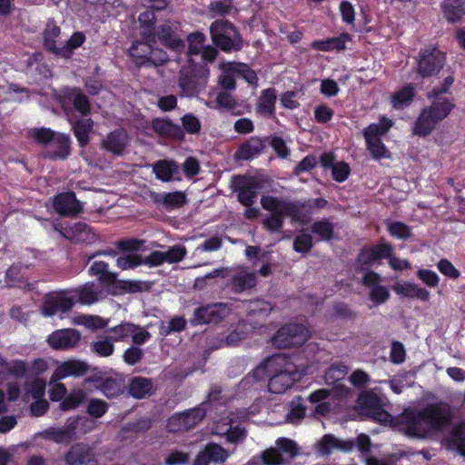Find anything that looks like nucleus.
<instances>
[{
    "instance_id": "nucleus-39",
    "label": "nucleus",
    "mask_w": 465,
    "mask_h": 465,
    "mask_svg": "<svg viewBox=\"0 0 465 465\" xmlns=\"http://www.w3.org/2000/svg\"><path fill=\"white\" fill-rule=\"evenodd\" d=\"M153 201L156 203H162L166 209H179L186 203V195L181 191L157 193Z\"/></svg>"
},
{
    "instance_id": "nucleus-31",
    "label": "nucleus",
    "mask_w": 465,
    "mask_h": 465,
    "mask_svg": "<svg viewBox=\"0 0 465 465\" xmlns=\"http://www.w3.org/2000/svg\"><path fill=\"white\" fill-rule=\"evenodd\" d=\"M77 420L66 423L59 429L51 428L45 430L46 439L57 444H68L76 435Z\"/></svg>"
},
{
    "instance_id": "nucleus-63",
    "label": "nucleus",
    "mask_w": 465,
    "mask_h": 465,
    "mask_svg": "<svg viewBox=\"0 0 465 465\" xmlns=\"http://www.w3.org/2000/svg\"><path fill=\"white\" fill-rule=\"evenodd\" d=\"M115 264L122 270H133L136 267L143 265L140 254H127L125 256H119Z\"/></svg>"
},
{
    "instance_id": "nucleus-45",
    "label": "nucleus",
    "mask_w": 465,
    "mask_h": 465,
    "mask_svg": "<svg viewBox=\"0 0 465 465\" xmlns=\"http://www.w3.org/2000/svg\"><path fill=\"white\" fill-rule=\"evenodd\" d=\"M137 329H139L137 325L124 322L114 327L108 328L106 332L111 333V336L107 338L114 342L124 341L130 338Z\"/></svg>"
},
{
    "instance_id": "nucleus-58",
    "label": "nucleus",
    "mask_w": 465,
    "mask_h": 465,
    "mask_svg": "<svg viewBox=\"0 0 465 465\" xmlns=\"http://www.w3.org/2000/svg\"><path fill=\"white\" fill-rule=\"evenodd\" d=\"M205 41V35L202 32H194L187 35V43H189V47H187V55H194L199 54L203 46V43Z\"/></svg>"
},
{
    "instance_id": "nucleus-2",
    "label": "nucleus",
    "mask_w": 465,
    "mask_h": 465,
    "mask_svg": "<svg viewBox=\"0 0 465 465\" xmlns=\"http://www.w3.org/2000/svg\"><path fill=\"white\" fill-rule=\"evenodd\" d=\"M453 84L454 77L449 75L443 79L440 86L433 87L427 93L426 97L430 101V104L420 109L412 125L413 135L422 138L430 135L436 130L438 124L447 119L455 109L453 100L443 96L450 93Z\"/></svg>"
},
{
    "instance_id": "nucleus-37",
    "label": "nucleus",
    "mask_w": 465,
    "mask_h": 465,
    "mask_svg": "<svg viewBox=\"0 0 465 465\" xmlns=\"http://www.w3.org/2000/svg\"><path fill=\"white\" fill-rule=\"evenodd\" d=\"M64 99L72 103L74 109L84 116L90 114V101L87 95L80 92L79 88H69L64 93Z\"/></svg>"
},
{
    "instance_id": "nucleus-47",
    "label": "nucleus",
    "mask_w": 465,
    "mask_h": 465,
    "mask_svg": "<svg viewBox=\"0 0 465 465\" xmlns=\"http://www.w3.org/2000/svg\"><path fill=\"white\" fill-rule=\"evenodd\" d=\"M186 328V320L184 316H174L169 322H162L159 331L162 337H167L175 332H181Z\"/></svg>"
},
{
    "instance_id": "nucleus-38",
    "label": "nucleus",
    "mask_w": 465,
    "mask_h": 465,
    "mask_svg": "<svg viewBox=\"0 0 465 465\" xmlns=\"http://www.w3.org/2000/svg\"><path fill=\"white\" fill-rule=\"evenodd\" d=\"M415 97V88L412 84H406L391 96V104L395 110H402L411 104Z\"/></svg>"
},
{
    "instance_id": "nucleus-42",
    "label": "nucleus",
    "mask_w": 465,
    "mask_h": 465,
    "mask_svg": "<svg viewBox=\"0 0 465 465\" xmlns=\"http://www.w3.org/2000/svg\"><path fill=\"white\" fill-rule=\"evenodd\" d=\"M392 126L393 121L388 117L382 116L379 119L378 124H370L369 126L363 130L364 139H381V136L387 134Z\"/></svg>"
},
{
    "instance_id": "nucleus-33",
    "label": "nucleus",
    "mask_w": 465,
    "mask_h": 465,
    "mask_svg": "<svg viewBox=\"0 0 465 465\" xmlns=\"http://www.w3.org/2000/svg\"><path fill=\"white\" fill-rule=\"evenodd\" d=\"M55 150L47 151L44 153V157L51 161H64L71 155V139L67 134H58L54 141L52 143Z\"/></svg>"
},
{
    "instance_id": "nucleus-4",
    "label": "nucleus",
    "mask_w": 465,
    "mask_h": 465,
    "mask_svg": "<svg viewBox=\"0 0 465 465\" xmlns=\"http://www.w3.org/2000/svg\"><path fill=\"white\" fill-rule=\"evenodd\" d=\"M414 72L420 79H430L440 74L446 63V53L436 45L420 47L414 58Z\"/></svg>"
},
{
    "instance_id": "nucleus-52",
    "label": "nucleus",
    "mask_w": 465,
    "mask_h": 465,
    "mask_svg": "<svg viewBox=\"0 0 465 465\" xmlns=\"http://www.w3.org/2000/svg\"><path fill=\"white\" fill-rule=\"evenodd\" d=\"M271 213L269 216L265 217L262 221V226L267 232H280L283 226V216H287L282 212V207H279L275 211H268Z\"/></svg>"
},
{
    "instance_id": "nucleus-55",
    "label": "nucleus",
    "mask_w": 465,
    "mask_h": 465,
    "mask_svg": "<svg viewBox=\"0 0 465 465\" xmlns=\"http://www.w3.org/2000/svg\"><path fill=\"white\" fill-rule=\"evenodd\" d=\"M235 32V26L232 22L226 20H216L210 25L211 38L223 37L230 35Z\"/></svg>"
},
{
    "instance_id": "nucleus-8",
    "label": "nucleus",
    "mask_w": 465,
    "mask_h": 465,
    "mask_svg": "<svg viewBox=\"0 0 465 465\" xmlns=\"http://www.w3.org/2000/svg\"><path fill=\"white\" fill-rule=\"evenodd\" d=\"M130 55L134 58L135 64L139 66H160L167 62L168 55L165 52L152 47L144 42H134L130 47Z\"/></svg>"
},
{
    "instance_id": "nucleus-32",
    "label": "nucleus",
    "mask_w": 465,
    "mask_h": 465,
    "mask_svg": "<svg viewBox=\"0 0 465 465\" xmlns=\"http://www.w3.org/2000/svg\"><path fill=\"white\" fill-rule=\"evenodd\" d=\"M215 103L218 107L231 112L232 115H240L251 112L250 104L237 103L232 95L227 92H221L217 94Z\"/></svg>"
},
{
    "instance_id": "nucleus-14",
    "label": "nucleus",
    "mask_w": 465,
    "mask_h": 465,
    "mask_svg": "<svg viewBox=\"0 0 465 465\" xmlns=\"http://www.w3.org/2000/svg\"><path fill=\"white\" fill-rule=\"evenodd\" d=\"M72 298L66 291L48 293L44 297L42 304V314L45 317H53L57 313L68 312L74 307Z\"/></svg>"
},
{
    "instance_id": "nucleus-51",
    "label": "nucleus",
    "mask_w": 465,
    "mask_h": 465,
    "mask_svg": "<svg viewBox=\"0 0 465 465\" xmlns=\"http://www.w3.org/2000/svg\"><path fill=\"white\" fill-rule=\"evenodd\" d=\"M89 365L84 361L73 360L61 365V371L64 376L82 377L88 373Z\"/></svg>"
},
{
    "instance_id": "nucleus-64",
    "label": "nucleus",
    "mask_w": 465,
    "mask_h": 465,
    "mask_svg": "<svg viewBox=\"0 0 465 465\" xmlns=\"http://www.w3.org/2000/svg\"><path fill=\"white\" fill-rule=\"evenodd\" d=\"M450 438L456 450L460 452V449L465 446V424H455L452 430H450Z\"/></svg>"
},
{
    "instance_id": "nucleus-50",
    "label": "nucleus",
    "mask_w": 465,
    "mask_h": 465,
    "mask_svg": "<svg viewBox=\"0 0 465 465\" xmlns=\"http://www.w3.org/2000/svg\"><path fill=\"white\" fill-rule=\"evenodd\" d=\"M201 451L213 463H223L229 457L227 450L218 443H207Z\"/></svg>"
},
{
    "instance_id": "nucleus-12",
    "label": "nucleus",
    "mask_w": 465,
    "mask_h": 465,
    "mask_svg": "<svg viewBox=\"0 0 465 465\" xmlns=\"http://www.w3.org/2000/svg\"><path fill=\"white\" fill-rule=\"evenodd\" d=\"M394 254V246L383 240L375 245H365L360 250L357 262L362 266L370 267L372 264L391 257Z\"/></svg>"
},
{
    "instance_id": "nucleus-28",
    "label": "nucleus",
    "mask_w": 465,
    "mask_h": 465,
    "mask_svg": "<svg viewBox=\"0 0 465 465\" xmlns=\"http://www.w3.org/2000/svg\"><path fill=\"white\" fill-rule=\"evenodd\" d=\"M351 40V36L349 34L341 33L339 36L312 41L311 46L316 51L341 52L346 48V42Z\"/></svg>"
},
{
    "instance_id": "nucleus-21",
    "label": "nucleus",
    "mask_w": 465,
    "mask_h": 465,
    "mask_svg": "<svg viewBox=\"0 0 465 465\" xmlns=\"http://www.w3.org/2000/svg\"><path fill=\"white\" fill-rule=\"evenodd\" d=\"M269 140L268 137L263 139L258 136H252L250 139L241 143L233 158L236 161H252L259 156L265 148V143Z\"/></svg>"
},
{
    "instance_id": "nucleus-9",
    "label": "nucleus",
    "mask_w": 465,
    "mask_h": 465,
    "mask_svg": "<svg viewBox=\"0 0 465 465\" xmlns=\"http://www.w3.org/2000/svg\"><path fill=\"white\" fill-rule=\"evenodd\" d=\"M208 413V410L203 407L174 413L168 419V429L172 432H185L195 428Z\"/></svg>"
},
{
    "instance_id": "nucleus-62",
    "label": "nucleus",
    "mask_w": 465,
    "mask_h": 465,
    "mask_svg": "<svg viewBox=\"0 0 465 465\" xmlns=\"http://www.w3.org/2000/svg\"><path fill=\"white\" fill-rule=\"evenodd\" d=\"M213 39V44L216 47L225 53H229L232 51H240L242 48V45L240 42H236L230 35L223 36V37H214Z\"/></svg>"
},
{
    "instance_id": "nucleus-23",
    "label": "nucleus",
    "mask_w": 465,
    "mask_h": 465,
    "mask_svg": "<svg viewBox=\"0 0 465 465\" xmlns=\"http://www.w3.org/2000/svg\"><path fill=\"white\" fill-rule=\"evenodd\" d=\"M128 143V134L124 129H114L102 142V148L115 155H122Z\"/></svg>"
},
{
    "instance_id": "nucleus-24",
    "label": "nucleus",
    "mask_w": 465,
    "mask_h": 465,
    "mask_svg": "<svg viewBox=\"0 0 465 465\" xmlns=\"http://www.w3.org/2000/svg\"><path fill=\"white\" fill-rule=\"evenodd\" d=\"M95 388L108 399H115L124 392V381L120 377L95 379Z\"/></svg>"
},
{
    "instance_id": "nucleus-48",
    "label": "nucleus",
    "mask_w": 465,
    "mask_h": 465,
    "mask_svg": "<svg viewBox=\"0 0 465 465\" xmlns=\"http://www.w3.org/2000/svg\"><path fill=\"white\" fill-rule=\"evenodd\" d=\"M366 149L369 150L372 159L381 161L382 159H389L391 153L389 149L382 143L381 139H365Z\"/></svg>"
},
{
    "instance_id": "nucleus-5",
    "label": "nucleus",
    "mask_w": 465,
    "mask_h": 465,
    "mask_svg": "<svg viewBox=\"0 0 465 465\" xmlns=\"http://www.w3.org/2000/svg\"><path fill=\"white\" fill-rule=\"evenodd\" d=\"M313 200H283L272 195H262L261 204L264 211H275L279 207H282V212L286 216L292 218L293 222H300L302 219V212H312L315 208L312 205Z\"/></svg>"
},
{
    "instance_id": "nucleus-61",
    "label": "nucleus",
    "mask_w": 465,
    "mask_h": 465,
    "mask_svg": "<svg viewBox=\"0 0 465 465\" xmlns=\"http://www.w3.org/2000/svg\"><path fill=\"white\" fill-rule=\"evenodd\" d=\"M333 316L343 321H353L357 318V312L352 311L346 302H335L332 306Z\"/></svg>"
},
{
    "instance_id": "nucleus-16",
    "label": "nucleus",
    "mask_w": 465,
    "mask_h": 465,
    "mask_svg": "<svg viewBox=\"0 0 465 465\" xmlns=\"http://www.w3.org/2000/svg\"><path fill=\"white\" fill-rule=\"evenodd\" d=\"M53 208L56 213L64 217H75L83 212V204L72 191L54 194Z\"/></svg>"
},
{
    "instance_id": "nucleus-17",
    "label": "nucleus",
    "mask_w": 465,
    "mask_h": 465,
    "mask_svg": "<svg viewBox=\"0 0 465 465\" xmlns=\"http://www.w3.org/2000/svg\"><path fill=\"white\" fill-rule=\"evenodd\" d=\"M65 465H97L94 449L88 443H73L64 456Z\"/></svg>"
},
{
    "instance_id": "nucleus-30",
    "label": "nucleus",
    "mask_w": 465,
    "mask_h": 465,
    "mask_svg": "<svg viewBox=\"0 0 465 465\" xmlns=\"http://www.w3.org/2000/svg\"><path fill=\"white\" fill-rule=\"evenodd\" d=\"M127 391L133 399H145L154 392L153 381L151 378L133 377L127 385Z\"/></svg>"
},
{
    "instance_id": "nucleus-36",
    "label": "nucleus",
    "mask_w": 465,
    "mask_h": 465,
    "mask_svg": "<svg viewBox=\"0 0 465 465\" xmlns=\"http://www.w3.org/2000/svg\"><path fill=\"white\" fill-rule=\"evenodd\" d=\"M311 232L317 242H330L335 238V225L328 219L316 220L311 225Z\"/></svg>"
},
{
    "instance_id": "nucleus-15",
    "label": "nucleus",
    "mask_w": 465,
    "mask_h": 465,
    "mask_svg": "<svg viewBox=\"0 0 465 465\" xmlns=\"http://www.w3.org/2000/svg\"><path fill=\"white\" fill-rule=\"evenodd\" d=\"M81 333L74 328H64L53 331L47 337L50 348L55 351H70L77 347Z\"/></svg>"
},
{
    "instance_id": "nucleus-49",
    "label": "nucleus",
    "mask_w": 465,
    "mask_h": 465,
    "mask_svg": "<svg viewBox=\"0 0 465 465\" xmlns=\"http://www.w3.org/2000/svg\"><path fill=\"white\" fill-rule=\"evenodd\" d=\"M222 387L219 385H213L210 387L207 400L198 405L207 410L208 412L217 411L219 407L223 406L222 402Z\"/></svg>"
},
{
    "instance_id": "nucleus-10",
    "label": "nucleus",
    "mask_w": 465,
    "mask_h": 465,
    "mask_svg": "<svg viewBox=\"0 0 465 465\" xmlns=\"http://www.w3.org/2000/svg\"><path fill=\"white\" fill-rule=\"evenodd\" d=\"M230 312V308L223 302H213L203 305L194 310L191 319L193 326L214 323L217 324L225 319Z\"/></svg>"
},
{
    "instance_id": "nucleus-20",
    "label": "nucleus",
    "mask_w": 465,
    "mask_h": 465,
    "mask_svg": "<svg viewBox=\"0 0 465 465\" xmlns=\"http://www.w3.org/2000/svg\"><path fill=\"white\" fill-rule=\"evenodd\" d=\"M381 276L375 271H367L362 277V284L370 288V300L375 305H381L390 299V292L386 286L379 284Z\"/></svg>"
},
{
    "instance_id": "nucleus-11",
    "label": "nucleus",
    "mask_w": 465,
    "mask_h": 465,
    "mask_svg": "<svg viewBox=\"0 0 465 465\" xmlns=\"http://www.w3.org/2000/svg\"><path fill=\"white\" fill-rule=\"evenodd\" d=\"M232 186L233 192L237 193V198L241 205L252 207L255 203L259 188V183L256 179L242 174L234 175Z\"/></svg>"
},
{
    "instance_id": "nucleus-54",
    "label": "nucleus",
    "mask_w": 465,
    "mask_h": 465,
    "mask_svg": "<svg viewBox=\"0 0 465 465\" xmlns=\"http://www.w3.org/2000/svg\"><path fill=\"white\" fill-rule=\"evenodd\" d=\"M387 230L390 236L399 240H407L411 236V230L406 223L401 221H391L387 223Z\"/></svg>"
},
{
    "instance_id": "nucleus-56",
    "label": "nucleus",
    "mask_w": 465,
    "mask_h": 465,
    "mask_svg": "<svg viewBox=\"0 0 465 465\" xmlns=\"http://www.w3.org/2000/svg\"><path fill=\"white\" fill-rule=\"evenodd\" d=\"M57 135L58 134H55L54 130L45 127L30 130V136L35 139L37 144H52Z\"/></svg>"
},
{
    "instance_id": "nucleus-43",
    "label": "nucleus",
    "mask_w": 465,
    "mask_h": 465,
    "mask_svg": "<svg viewBox=\"0 0 465 465\" xmlns=\"http://www.w3.org/2000/svg\"><path fill=\"white\" fill-rule=\"evenodd\" d=\"M27 266L22 262L13 263L5 272L6 282L12 287H23L26 284L25 276Z\"/></svg>"
},
{
    "instance_id": "nucleus-19",
    "label": "nucleus",
    "mask_w": 465,
    "mask_h": 465,
    "mask_svg": "<svg viewBox=\"0 0 465 465\" xmlns=\"http://www.w3.org/2000/svg\"><path fill=\"white\" fill-rule=\"evenodd\" d=\"M114 296H122L125 293H137L148 292L151 290V282H142L135 280H119L114 277V281L108 282L104 286Z\"/></svg>"
},
{
    "instance_id": "nucleus-53",
    "label": "nucleus",
    "mask_w": 465,
    "mask_h": 465,
    "mask_svg": "<svg viewBox=\"0 0 465 465\" xmlns=\"http://www.w3.org/2000/svg\"><path fill=\"white\" fill-rule=\"evenodd\" d=\"M85 400V393L83 390H77L70 394H67L63 400H61L60 410L66 411L78 408L84 403Z\"/></svg>"
},
{
    "instance_id": "nucleus-46",
    "label": "nucleus",
    "mask_w": 465,
    "mask_h": 465,
    "mask_svg": "<svg viewBox=\"0 0 465 465\" xmlns=\"http://www.w3.org/2000/svg\"><path fill=\"white\" fill-rule=\"evenodd\" d=\"M84 41L85 35L84 33L75 32L72 34L70 39L65 42L64 45L59 47L57 54H55V56L64 59H70L74 50L83 45Z\"/></svg>"
},
{
    "instance_id": "nucleus-13",
    "label": "nucleus",
    "mask_w": 465,
    "mask_h": 465,
    "mask_svg": "<svg viewBox=\"0 0 465 465\" xmlns=\"http://www.w3.org/2000/svg\"><path fill=\"white\" fill-rule=\"evenodd\" d=\"M357 401L360 409L371 418L372 420L378 422L388 420L390 414L387 411L383 410L381 401L376 392L371 391H364L359 394Z\"/></svg>"
},
{
    "instance_id": "nucleus-27",
    "label": "nucleus",
    "mask_w": 465,
    "mask_h": 465,
    "mask_svg": "<svg viewBox=\"0 0 465 465\" xmlns=\"http://www.w3.org/2000/svg\"><path fill=\"white\" fill-rule=\"evenodd\" d=\"M440 10L446 22L460 23L465 16V0H442Z\"/></svg>"
},
{
    "instance_id": "nucleus-26",
    "label": "nucleus",
    "mask_w": 465,
    "mask_h": 465,
    "mask_svg": "<svg viewBox=\"0 0 465 465\" xmlns=\"http://www.w3.org/2000/svg\"><path fill=\"white\" fill-rule=\"evenodd\" d=\"M153 127L154 132L163 138L178 142L184 140V131L172 120L157 118L153 121Z\"/></svg>"
},
{
    "instance_id": "nucleus-60",
    "label": "nucleus",
    "mask_w": 465,
    "mask_h": 465,
    "mask_svg": "<svg viewBox=\"0 0 465 465\" xmlns=\"http://www.w3.org/2000/svg\"><path fill=\"white\" fill-rule=\"evenodd\" d=\"M313 246L312 236L306 232H301L297 236L294 237L293 240V251L305 254L310 252Z\"/></svg>"
},
{
    "instance_id": "nucleus-3",
    "label": "nucleus",
    "mask_w": 465,
    "mask_h": 465,
    "mask_svg": "<svg viewBox=\"0 0 465 465\" xmlns=\"http://www.w3.org/2000/svg\"><path fill=\"white\" fill-rule=\"evenodd\" d=\"M286 358L282 353L271 355L252 371V377L256 381H262L268 377V390L270 393H284L292 387L295 381V372L287 371H276V366L284 362Z\"/></svg>"
},
{
    "instance_id": "nucleus-18",
    "label": "nucleus",
    "mask_w": 465,
    "mask_h": 465,
    "mask_svg": "<svg viewBox=\"0 0 465 465\" xmlns=\"http://www.w3.org/2000/svg\"><path fill=\"white\" fill-rule=\"evenodd\" d=\"M61 234L74 243L91 244L97 240V235L89 224L77 222L71 226L62 227Z\"/></svg>"
},
{
    "instance_id": "nucleus-44",
    "label": "nucleus",
    "mask_w": 465,
    "mask_h": 465,
    "mask_svg": "<svg viewBox=\"0 0 465 465\" xmlns=\"http://www.w3.org/2000/svg\"><path fill=\"white\" fill-rule=\"evenodd\" d=\"M61 28L53 23H48L45 30L43 32V47L54 55H55L59 47L56 46V39L60 36Z\"/></svg>"
},
{
    "instance_id": "nucleus-7",
    "label": "nucleus",
    "mask_w": 465,
    "mask_h": 465,
    "mask_svg": "<svg viewBox=\"0 0 465 465\" xmlns=\"http://www.w3.org/2000/svg\"><path fill=\"white\" fill-rule=\"evenodd\" d=\"M308 330L303 324L287 323L279 329L272 337L275 348H297L304 344Z\"/></svg>"
},
{
    "instance_id": "nucleus-59",
    "label": "nucleus",
    "mask_w": 465,
    "mask_h": 465,
    "mask_svg": "<svg viewBox=\"0 0 465 465\" xmlns=\"http://www.w3.org/2000/svg\"><path fill=\"white\" fill-rule=\"evenodd\" d=\"M305 411L306 408L303 403H302L301 397L292 400L291 403V409H289L287 413L288 421L294 424L303 420L305 417Z\"/></svg>"
},
{
    "instance_id": "nucleus-22",
    "label": "nucleus",
    "mask_w": 465,
    "mask_h": 465,
    "mask_svg": "<svg viewBox=\"0 0 465 465\" xmlns=\"http://www.w3.org/2000/svg\"><path fill=\"white\" fill-rule=\"evenodd\" d=\"M155 178L163 183L181 181L180 165L174 160H157L153 164Z\"/></svg>"
},
{
    "instance_id": "nucleus-35",
    "label": "nucleus",
    "mask_w": 465,
    "mask_h": 465,
    "mask_svg": "<svg viewBox=\"0 0 465 465\" xmlns=\"http://www.w3.org/2000/svg\"><path fill=\"white\" fill-rule=\"evenodd\" d=\"M257 279L254 272L239 271L231 280L232 292L241 293L256 287Z\"/></svg>"
},
{
    "instance_id": "nucleus-57",
    "label": "nucleus",
    "mask_w": 465,
    "mask_h": 465,
    "mask_svg": "<svg viewBox=\"0 0 465 465\" xmlns=\"http://www.w3.org/2000/svg\"><path fill=\"white\" fill-rule=\"evenodd\" d=\"M90 349L97 356L107 358L112 356L114 351V341L106 337L102 341L91 342Z\"/></svg>"
},
{
    "instance_id": "nucleus-6",
    "label": "nucleus",
    "mask_w": 465,
    "mask_h": 465,
    "mask_svg": "<svg viewBox=\"0 0 465 465\" xmlns=\"http://www.w3.org/2000/svg\"><path fill=\"white\" fill-rule=\"evenodd\" d=\"M209 77V69L203 64H193L182 68L179 77V86L187 96L199 93L205 85Z\"/></svg>"
},
{
    "instance_id": "nucleus-40",
    "label": "nucleus",
    "mask_w": 465,
    "mask_h": 465,
    "mask_svg": "<svg viewBox=\"0 0 465 465\" xmlns=\"http://www.w3.org/2000/svg\"><path fill=\"white\" fill-rule=\"evenodd\" d=\"M94 129V121L91 118L78 119L73 124V134L75 135L80 147L89 144L90 133Z\"/></svg>"
},
{
    "instance_id": "nucleus-41",
    "label": "nucleus",
    "mask_w": 465,
    "mask_h": 465,
    "mask_svg": "<svg viewBox=\"0 0 465 465\" xmlns=\"http://www.w3.org/2000/svg\"><path fill=\"white\" fill-rule=\"evenodd\" d=\"M90 276L96 277L102 287L107 285L108 282L114 281V278L118 276L117 273L110 272L108 270V263L104 261H94L89 267Z\"/></svg>"
},
{
    "instance_id": "nucleus-25",
    "label": "nucleus",
    "mask_w": 465,
    "mask_h": 465,
    "mask_svg": "<svg viewBox=\"0 0 465 465\" xmlns=\"http://www.w3.org/2000/svg\"><path fill=\"white\" fill-rule=\"evenodd\" d=\"M72 298L74 304L78 302L83 305H90L98 301V292L94 282H85L75 289L65 290Z\"/></svg>"
},
{
    "instance_id": "nucleus-34",
    "label": "nucleus",
    "mask_w": 465,
    "mask_h": 465,
    "mask_svg": "<svg viewBox=\"0 0 465 465\" xmlns=\"http://www.w3.org/2000/svg\"><path fill=\"white\" fill-rule=\"evenodd\" d=\"M276 90L275 88H265L262 91L256 104L257 114L267 117H273L275 114Z\"/></svg>"
},
{
    "instance_id": "nucleus-29",
    "label": "nucleus",
    "mask_w": 465,
    "mask_h": 465,
    "mask_svg": "<svg viewBox=\"0 0 465 465\" xmlns=\"http://www.w3.org/2000/svg\"><path fill=\"white\" fill-rule=\"evenodd\" d=\"M396 294L409 299H418L420 302H427L430 300V291L420 287L411 282H398L392 287Z\"/></svg>"
},
{
    "instance_id": "nucleus-1",
    "label": "nucleus",
    "mask_w": 465,
    "mask_h": 465,
    "mask_svg": "<svg viewBox=\"0 0 465 465\" xmlns=\"http://www.w3.org/2000/svg\"><path fill=\"white\" fill-rule=\"evenodd\" d=\"M453 411L448 403H427L422 409H406L401 412L400 424L403 433L416 439H426L441 432L453 420Z\"/></svg>"
}]
</instances>
